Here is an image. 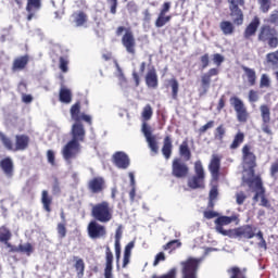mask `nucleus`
Returning a JSON list of instances; mask_svg holds the SVG:
<instances>
[{
	"label": "nucleus",
	"instance_id": "nucleus-7",
	"mask_svg": "<svg viewBox=\"0 0 278 278\" xmlns=\"http://www.w3.org/2000/svg\"><path fill=\"white\" fill-rule=\"evenodd\" d=\"M258 42L267 43L269 49H277L278 47V31L276 27L268 24L261 26L257 35Z\"/></svg>",
	"mask_w": 278,
	"mask_h": 278
},
{
	"label": "nucleus",
	"instance_id": "nucleus-28",
	"mask_svg": "<svg viewBox=\"0 0 278 278\" xmlns=\"http://www.w3.org/2000/svg\"><path fill=\"white\" fill-rule=\"evenodd\" d=\"M0 168L5 177H14V162L10 156H7L0 161Z\"/></svg>",
	"mask_w": 278,
	"mask_h": 278
},
{
	"label": "nucleus",
	"instance_id": "nucleus-62",
	"mask_svg": "<svg viewBox=\"0 0 278 278\" xmlns=\"http://www.w3.org/2000/svg\"><path fill=\"white\" fill-rule=\"evenodd\" d=\"M203 216L207 220H212V218L218 217V213L215 211H204Z\"/></svg>",
	"mask_w": 278,
	"mask_h": 278
},
{
	"label": "nucleus",
	"instance_id": "nucleus-25",
	"mask_svg": "<svg viewBox=\"0 0 278 278\" xmlns=\"http://www.w3.org/2000/svg\"><path fill=\"white\" fill-rule=\"evenodd\" d=\"M261 20L257 16H254L253 20L250 22V24L245 27L243 31V37L245 40H250L257 34V29H260Z\"/></svg>",
	"mask_w": 278,
	"mask_h": 278
},
{
	"label": "nucleus",
	"instance_id": "nucleus-63",
	"mask_svg": "<svg viewBox=\"0 0 278 278\" xmlns=\"http://www.w3.org/2000/svg\"><path fill=\"white\" fill-rule=\"evenodd\" d=\"M134 247H136V241H130L124 250V255H129L131 256V250L134 249Z\"/></svg>",
	"mask_w": 278,
	"mask_h": 278
},
{
	"label": "nucleus",
	"instance_id": "nucleus-60",
	"mask_svg": "<svg viewBox=\"0 0 278 278\" xmlns=\"http://www.w3.org/2000/svg\"><path fill=\"white\" fill-rule=\"evenodd\" d=\"M270 177H277L278 174V159L271 163L269 168Z\"/></svg>",
	"mask_w": 278,
	"mask_h": 278
},
{
	"label": "nucleus",
	"instance_id": "nucleus-58",
	"mask_svg": "<svg viewBox=\"0 0 278 278\" xmlns=\"http://www.w3.org/2000/svg\"><path fill=\"white\" fill-rule=\"evenodd\" d=\"M160 262H166V254H164V252H160L155 255L153 266H157Z\"/></svg>",
	"mask_w": 278,
	"mask_h": 278
},
{
	"label": "nucleus",
	"instance_id": "nucleus-6",
	"mask_svg": "<svg viewBox=\"0 0 278 278\" xmlns=\"http://www.w3.org/2000/svg\"><path fill=\"white\" fill-rule=\"evenodd\" d=\"M193 170L194 175L191 176L187 181L188 188L191 190L205 189V168H203V163L201 160L194 162Z\"/></svg>",
	"mask_w": 278,
	"mask_h": 278
},
{
	"label": "nucleus",
	"instance_id": "nucleus-40",
	"mask_svg": "<svg viewBox=\"0 0 278 278\" xmlns=\"http://www.w3.org/2000/svg\"><path fill=\"white\" fill-rule=\"evenodd\" d=\"M242 142H244V132L239 131L235 135V138L229 148L231 149V151H236V149L240 148V144H242Z\"/></svg>",
	"mask_w": 278,
	"mask_h": 278
},
{
	"label": "nucleus",
	"instance_id": "nucleus-50",
	"mask_svg": "<svg viewBox=\"0 0 278 278\" xmlns=\"http://www.w3.org/2000/svg\"><path fill=\"white\" fill-rule=\"evenodd\" d=\"M200 63H201V68L202 71H205L207 66H210V53H204L203 55L200 56Z\"/></svg>",
	"mask_w": 278,
	"mask_h": 278
},
{
	"label": "nucleus",
	"instance_id": "nucleus-64",
	"mask_svg": "<svg viewBox=\"0 0 278 278\" xmlns=\"http://www.w3.org/2000/svg\"><path fill=\"white\" fill-rule=\"evenodd\" d=\"M211 201H214L215 199L218 198V188L217 187H212V189L210 190V194H208Z\"/></svg>",
	"mask_w": 278,
	"mask_h": 278
},
{
	"label": "nucleus",
	"instance_id": "nucleus-18",
	"mask_svg": "<svg viewBox=\"0 0 278 278\" xmlns=\"http://www.w3.org/2000/svg\"><path fill=\"white\" fill-rule=\"evenodd\" d=\"M112 162L116 168L122 170H127L129 168V164L131 161L129 160V155L123 151H117L112 155Z\"/></svg>",
	"mask_w": 278,
	"mask_h": 278
},
{
	"label": "nucleus",
	"instance_id": "nucleus-29",
	"mask_svg": "<svg viewBox=\"0 0 278 278\" xmlns=\"http://www.w3.org/2000/svg\"><path fill=\"white\" fill-rule=\"evenodd\" d=\"M264 64L271 71H278V49L265 55Z\"/></svg>",
	"mask_w": 278,
	"mask_h": 278
},
{
	"label": "nucleus",
	"instance_id": "nucleus-42",
	"mask_svg": "<svg viewBox=\"0 0 278 278\" xmlns=\"http://www.w3.org/2000/svg\"><path fill=\"white\" fill-rule=\"evenodd\" d=\"M17 253H24V255H31L34 253V245L31 243L27 242L25 244H18L17 245Z\"/></svg>",
	"mask_w": 278,
	"mask_h": 278
},
{
	"label": "nucleus",
	"instance_id": "nucleus-59",
	"mask_svg": "<svg viewBox=\"0 0 278 278\" xmlns=\"http://www.w3.org/2000/svg\"><path fill=\"white\" fill-rule=\"evenodd\" d=\"M47 160L51 166H55V152L53 150L47 151Z\"/></svg>",
	"mask_w": 278,
	"mask_h": 278
},
{
	"label": "nucleus",
	"instance_id": "nucleus-12",
	"mask_svg": "<svg viewBox=\"0 0 278 278\" xmlns=\"http://www.w3.org/2000/svg\"><path fill=\"white\" fill-rule=\"evenodd\" d=\"M70 114L72 121L75 123L73 125H84L81 124V121L85 123L92 125V117L86 113H81V102L77 101L75 104H73L70 109Z\"/></svg>",
	"mask_w": 278,
	"mask_h": 278
},
{
	"label": "nucleus",
	"instance_id": "nucleus-26",
	"mask_svg": "<svg viewBox=\"0 0 278 278\" xmlns=\"http://www.w3.org/2000/svg\"><path fill=\"white\" fill-rule=\"evenodd\" d=\"M231 223H233V217L219 216L215 219V229L218 233H222V236H228L229 233L223 227H225V225H231Z\"/></svg>",
	"mask_w": 278,
	"mask_h": 278
},
{
	"label": "nucleus",
	"instance_id": "nucleus-19",
	"mask_svg": "<svg viewBox=\"0 0 278 278\" xmlns=\"http://www.w3.org/2000/svg\"><path fill=\"white\" fill-rule=\"evenodd\" d=\"M87 188L91 194H100L105 190V179L101 176L93 177L88 181Z\"/></svg>",
	"mask_w": 278,
	"mask_h": 278
},
{
	"label": "nucleus",
	"instance_id": "nucleus-46",
	"mask_svg": "<svg viewBox=\"0 0 278 278\" xmlns=\"http://www.w3.org/2000/svg\"><path fill=\"white\" fill-rule=\"evenodd\" d=\"M248 101L249 103H257V101H260V91L251 89L248 92Z\"/></svg>",
	"mask_w": 278,
	"mask_h": 278
},
{
	"label": "nucleus",
	"instance_id": "nucleus-20",
	"mask_svg": "<svg viewBox=\"0 0 278 278\" xmlns=\"http://www.w3.org/2000/svg\"><path fill=\"white\" fill-rule=\"evenodd\" d=\"M208 170L214 181H218V179H220V156L217 154L212 155L208 164Z\"/></svg>",
	"mask_w": 278,
	"mask_h": 278
},
{
	"label": "nucleus",
	"instance_id": "nucleus-15",
	"mask_svg": "<svg viewBox=\"0 0 278 278\" xmlns=\"http://www.w3.org/2000/svg\"><path fill=\"white\" fill-rule=\"evenodd\" d=\"M220 71L217 67H212L207 71V73L201 76V88L199 89L200 97L207 94L210 90V86L212 85V78L216 77Z\"/></svg>",
	"mask_w": 278,
	"mask_h": 278
},
{
	"label": "nucleus",
	"instance_id": "nucleus-4",
	"mask_svg": "<svg viewBox=\"0 0 278 278\" xmlns=\"http://www.w3.org/2000/svg\"><path fill=\"white\" fill-rule=\"evenodd\" d=\"M91 216L97 223H110L114 218V206L108 201L93 204L91 207Z\"/></svg>",
	"mask_w": 278,
	"mask_h": 278
},
{
	"label": "nucleus",
	"instance_id": "nucleus-9",
	"mask_svg": "<svg viewBox=\"0 0 278 278\" xmlns=\"http://www.w3.org/2000/svg\"><path fill=\"white\" fill-rule=\"evenodd\" d=\"M241 153L243 164L248 166L250 175L255 177V168H257V156L255 155V152H253V147L249 143H245L241 149Z\"/></svg>",
	"mask_w": 278,
	"mask_h": 278
},
{
	"label": "nucleus",
	"instance_id": "nucleus-52",
	"mask_svg": "<svg viewBox=\"0 0 278 278\" xmlns=\"http://www.w3.org/2000/svg\"><path fill=\"white\" fill-rule=\"evenodd\" d=\"M126 8H127V10H128V12H129L130 14H136V13H138V4H136V1H134V0L129 1V2L127 3Z\"/></svg>",
	"mask_w": 278,
	"mask_h": 278
},
{
	"label": "nucleus",
	"instance_id": "nucleus-13",
	"mask_svg": "<svg viewBox=\"0 0 278 278\" xmlns=\"http://www.w3.org/2000/svg\"><path fill=\"white\" fill-rule=\"evenodd\" d=\"M172 175L176 179H186L190 175V167L181 160V157H175L172 161Z\"/></svg>",
	"mask_w": 278,
	"mask_h": 278
},
{
	"label": "nucleus",
	"instance_id": "nucleus-3",
	"mask_svg": "<svg viewBox=\"0 0 278 278\" xmlns=\"http://www.w3.org/2000/svg\"><path fill=\"white\" fill-rule=\"evenodd\" d=\"M181 265V278H197L199 270V260L189 257ZM151 278H177V268L173 267L167 274L162 276L153 275Z\"/></svg>",
	"mask_w": 278,
	"mask_h": 278
},
{
	"label": "nucleus",
	"instance_id": "nucleus-38",
	"mask_svg": "<svg viewBox=\"0 0 278 278\" xmlns=\"http://www.w3.org/2000/svg\"><path fill=\"white\" fill-rule=\"evenodd\" d=\"M229 278H247V269H241L238 266H232L227 269Z\"/></svg>",
	"mask_w": 278,
	"mask_h": 278
},
{
	"label": "nucleus",
	"instance_id": "nucleus-39",
	"mask_svg": "<svg viewBox=\"0 0 278 278\" xmlns=\"http://www.w3.org/2000/svg\"><path fill=\"white\" fill-rule=\"evenodd\" d=\"M12 240V230L8 228L7 226H1L0 227V242L8 243Z\"/></svg>",
	"mask_w": 278,
	"mask_h": 278
},
{
	"label": "nucleus",
	"instance_id": "nucleus-47",
	"mask_svg": "<svg viewBox=\"0 0 278 278\" xmlns=\"http://www.w3.org/2000/svg\"><path fill=\"white\" fill-rule=\"evenodd\" d=\"M59 68L62 73H68V58L60 56L59 58Z\"/></svg>",
	"mask_w": 278,
	"mask_h": 278
},
{
	"label": "nucleus",
	"instance_id": "nucleus-53",
	"mask_svg": "<svg viewBox=\"0 0 278 278\" xmlns=\"http://www.w3.org/2000/svg\"><path fill=\"white\" fill-rule=\"evenodd\" d=\"M223 62H225V56H223V54H220V53L213 54V63L216 66H220L223 64Z\"/></svg>",
	"mask_w": 278,
	"mask_h": 278
},
{
	"label": "nucleus",
	"instance_id": "nucleus-23",
	"mask_svg": "<svg viewBox=\"0 0 278 278\" xmlns=\"http://www.w3.org/2000/svg\"><path fill=\"white\" fill-rule=\"evenodd\" d=\"M144 81L146 86H148V88H152V90H155L157 86H160V79L157 78V70H155V66L148 70L144 76Z\"/></svg>",
	"mask_w": 278,
	"mask_h": 278
},
{
	"label": "nucleus",
	"instance_id": "nucleus-11",
	"mask_svg": "<svg viewBox=\"0 0 278 278\" xmlns=\"http://www.w3.org/2000/svg\"><path fill=\"white\" fill-rule=\"evenodd\" d=\"M228 8L230 10V16L233 18L232 23L235 25H242L244 23V13L242 12V9L244 8V0H227Z\"/></svg>",
	"mask_w": 278,
	"mask_h": 278
},
{
	"label": "nucleus",
	"instance_id": "nucleus-17",
	"mask_svg": "<svg viewBox=\"0 0 278 278\" xmlns=\"http://www.w3.org/2000/svg\"><path fill=\"white\" fill-rule=\"evenodd\" d=\"M244 184L249 186V188H253V184L255 186V194L253 197V201H260V197L266 194V189L264 188V182L262 181L261 176H255L254 178L244 179Z\"/></svg>",
	"mask_w": 278,
	"mask_h": 278
},
{
	"label": "nucleus",
	"instance_id": "nucleus-31",
	"mask_svg": "<svg viewBox=\"0 0 278 278\" xmlns=\"http://www.w3.org/2000/svg\"><path fill=\"white\" fill-rule=\"evenodd\" d=\"M27 64H29V55L27 54L14 59L12 64L13 73H16V71H24V68H27Z\"/></svg>",
	"mask_w": 278,
	"mask_h": 278
},
{
	"label": "nucleus",
	"instance_id": "nucleus-16",
	"mask_svg": "<svg viewBox=\"0 0 278 278\" xmlns=\"http://www.w3.org/2000/svg\"><path fill=\"white\" fill-rule=\"evenodd\" d=\"M261 118H262V130L268 136H273V130L270 129V106L268 104L260 105Z\"/></svg>",
	"mask_w": 278,
	"mask_h": 278
},
{
	"label": "nucleus",
	"instance_id": "nucleus-45",
	"mask_svg": "<svg viewBox=\"0 0 278 278\" xmlns=\"http://www.w3.org/2000/svg\"><path fill=\"white\" fill-rule=\"evenodd\" d=\"M181 247V241L179 239H174L169 242H167L165 245H163L164 251H175V249H179Z\"/></svg>",
	"mask_w": 278,
	"mask_h": 278
},
{
	"label": "nucleus",
	"instance_id": "nucleus-51",
	"mask_svg": "<svg viewBox=\"0 0 278 278\" xmlns=\"http://www.w3.org/2000/svg\"><path fill=\"white\" fill-rule=\"evenodd\" d=\"M106 3L110 7V12L116 14V10H118V0H106Z\"/></svg>",
	"mask_w": 278,
	"mask_h": 278
},
{
	"label": "nucleus",
	"instance_id": "nucleus-49",
	"mask_svg": "<svg viewBox=\"0 0 278 278\" xmlns=\"http://www.w3.org/2000/svg\"><path fill=\"white\" fill-rule=\"evenodd\" d=\"M260 88H270V77L268 74L261 75Z\"/></svg>",
	"mask_w": 278,
	"mask_h": 278
},
{
	"label": "nucleus",
	"instance_id": "nucleus-37",
	"mask_svg": "<svg viewBox=\"0 0 278 278\" xmlns=\"http://www.w3.org/2000/svg\"><path fill=\"white\" fill-rule=\"evenodd\" d=\"M219 29L223 31L224 36H231L236 31V26L229 21H223L219 24Z\"/></svg>",
	"mask_w": 278,
	"mask_h": 278
},
{
	"label": "nucleus",
	"instance_id": "nucleus-24",
	"mask_svg": "<svg viewBox=\"0 0 278 278\" xmlns=\"http://www.w3.org/2000/svg\"><path fill=\"white\" fill-rule=\"evenodd\" d=\"M114 254L110 245H105V268H104V278H114L112 270L114 268Z\"/></svg>",
	"mask_w": 278,
	"mask_h": 278
},
{
	"label": "nucleus",
	"instance_id": "nucleus-43",
	"mask_svg": "<svg viewBox=\"0 0 278 278\" xmlns=\"http://www.w3.org/2000/svg\"><path fill=\"white\" fill-rule=\"evenodd\" d=\"M226 134H227V129H225V125L220 124L214 131V138L215 140L223 142Z\"/></svg>",
	"mask_w": 278,
	"mask_h": 278
},
{
	"label": "nucleus",
	"instance_id": "nucleus-41",
	"mask_svg": "<svg viewBox=\"0 0 278 278\" xmlns=\"http://www.w3.org/2000/svg\"><path fill=\"white\" fill-rule=\"evenodd\" d=\"M168 84L172 88V99L177 101L179 97V81L176 78H172L168 80Z\"/></svg>",
	"mask_w": 278,
	"mask_h": 278
},
{
	"label": "nucleus",
	"instance_id": "nucleus-8",
	"mask_svg": "<svg viewBox=\"0 0 278 278\" xmlns=\"http://www.w3.org/2000/svg\"><path fill=\"white\" fill-rule=\"evenodd\" d=\"M125 34L123 35V33ZM116 36L122 37V45L124 49H126V53L129 55H136V37L134 36V31L131 28H126L125 26H118L115 31Z\"/></svg>",
	"mask_w": 278,
	"mask_h": 278
},
{
	"label": "nucleus",
	"instance_id": "nucleus-10",
	"mask_svg": "<svg viewBox=\"0 0 278 278\" xmlns=\"http://www.w3.org/2000/svg\"><path fill=\"white\" fill-rule=\"evenodd\" d=\"M229 103L237 114L238 123H247L249 121L250 114L247 110L244 101H242V99L238 98L237 96H232L229 99Z\"/></svg>",
	"mask_w": 278,
	"mask_h": 278
},
{
	"label": "nucleus",
	"instance_id": "nucleus-27",
	"mask_svg": "<svg viewBox=\"0 0 278 278\" xmlns=\"http://www.w3.org/2000/svg\"><path fill=\"white\" fill-rule=\"evenodd\" d=\"M42 8V0H27L26 12H28L27 21H31L34 16H36V12H38Z\"/></svg>",
	"mask_w": 278,
	"mask_h": 278
},
{
	"label": "nucleus",
	"instance_id": "nucleus-5",
	"mask_svg": "<svg viewBox=\"0 0 278 278\" xmlns=\"http://www.w3.org/2000/svg\"><path fill=\"white\" fill-rule=\"evenodd\" d=\"M0 140L4 149H7V151H13V153H16V151H26V149H29L30 139L25 134L16 135L14 144L12 138L0 131Z\"/></svg>",
	"mask_w": 278,
	"mask_h": 278
},
{
	"label": "nucleus",
	"instance_id": "nucleus-36",
	"mask_svg": "<svg viewBox=\"0 0 278 278\" xmlns=\"http://www.w3.org/2000/svg\"><path fill=\"white\" fill-rule=\"evenodd\" d=\"M76 27H81L88 23V15L84 11L75 12L72 14Z\"/></svg>",
	"mask_w": 278,
	"mask_h": 278
},
{
	"label": "nucleus",
	"instance_id": "nucleus-61",
	"mask_svg": "<svg viewBox=\"0 0 278 278\" xmlns=\"http://www.w3.org/2000/svg\"><path fill=\"white\" fill-rule=\"evenodd\" d=\"M170 5H172L170 2H164L161 7L159 14H163V15L168 14V12H170Z\"/></svg>",
	"mask_w": 278,
	"mask_h": 278
},
{
	"label": "nucleus",
	"instance_id": "nucleus-54",
	"mask_svg": "<svg viewBox=\"0 0 278 278\" xmlns=\"http://www.w3.org/2000/svg\"><path fill=\"white\" fill-rule=\"evenodd\" d=\"M214 127V121H208L205 125L199 128L200 136H203L207 131V129H212Z\"/></svg>",
	"mask_w": 278,
	"mask_h": 278
},
{
	"label": "nucleus",
	"instance_id": "nucleus-57",
	"mask_svg": "<svg viewBox=\"0 0 278 278\" xmlns=\"http://www.w3.org/2000/svg\"><path fill=\"white\" fill-rule=\"evenodd\" d=\"M166 23L167 22H166L165 15L159 13V16L155 21V27H159V28L164 27V25H166Z\"/></svg>",
	"mask_w": 278,
	"mask_h": 278
},
{
	"label": "nucleus",
	"instance_id": "nucleus-35",
	"mask_svg": "<svg viewBox=\"0 0 278 278\" xmlns=\"http://www.w3.org/2000/svg\"><path fill=\"white\" fill-rule=\"evenodd\" d=\"M59 101L68 105L73 101V91L66 87H62L59 91Z\"/></svg>",
	"mask_w": 278,
	"mask_h": 278
},
{
	"label": "nucleus",
	"instance_id": "nucleus-55",
	"mask_svg": "<svg viewBox=\"0 0 278 278\" xmlns=\"http://www.w3.org/2000/svg\"><path fill=\"white\" fill-rule=\"evenodd\" d=\"M227 103V98L225 97V94L220 96L218 103H217V112H223V110H225V105Z\"/></svg>",
	"mask_w": 278,
	"mask_h": 278
},
{
	"label": "nucleus",
	"instance_id": "nucleus-21",
	"mask_svg": "<svg viewBox=\"0 0 278 278\" xmlns=\"http://www.w3.org/2000/svg\"><path fill=\"white\" fill-rule=\"evenodd\" d=\"M255 231H257V227L252 225H244L235 229V236L237 238H245L247 240H251L255 238Z\"/></svg>",
	"mask_w": 278,
	"mask_h": 278
},
{
	"label": "nucleus",
	"instance_id": "nucleus-2",
	"mask_svg": "<svg viewBox=\"0 0 278 278\" xmlns=\"http://www.w3.org/2000/svg\"><path fill=\"white\" fill-rule=\"evenodd\" d=\"M141 118L143 121L141 131L148 142L149 149L152 151V153H155L157 155L160 153V146H157V139L155 136H153V130H151V126L147 124V121H151L153 118V108L151 104H147L142 112H141Z\"/></svg>",
	"mask_w": 278,
	"mask_h": 278
},
{
	"label": "nucleus",
	"instance_id": "nucleus-30",
	"mask_svg": "<svg viewBox=\"0 0 278 278\" xmlns=\"http://www.w3.org/2000/svg\"><path fill=\"white\" fill-rule=\"evenodd\" d=\"M162 153L165 160H170V155H173V137L167 135L163 139Z\"/></svg>",
	"mask_w": 278,
	"mask_h": 278
},
{
	"label": "nucleus",
	"instance_id": "nucleus-34",
	"mask_svg": "<svg viewBox=\"0 0 278 278\" xmlns=\"http://www.w3.org/2000/svg\"><path fill=\"white\" fill-rule=\"evenodd\" d=\"M179 155L185 160V162H190V160H192V151H190L188 140L182 141L179 146Z\"/></svg>",
	"mask_w": 278,
	"mask_h": 278
},
{
	"label": "nucleus",
	"instance_id": "nucleus-32",
	"mask_svg": "<svg viewBox=\"0 0 278 278\" xmlns=\"http://www.w3.org/2000/svg\"><path fill=\"white\" fill-rule=\"evenodd\" d=\"M74 268L76 270V277L77 278H84V275L86 273V263L84 262V258L79 256H73Z\"/></svg>",
	"mask_w": 278,
	"mask_h": 278
},
{
	"label": "nucleus",
	"instance_id": "nucleus-44",
	"mask_svg": "<svg viewBox=\"0 0 278 278\" xmlns=\"http://www.w3.org/2000/svg\"><path fill=\"white\" fill-rule=\"evenodd\" d=\"M260 10L264 13L267 14V12L270 11V8H273V0H257Z\"/></svg>",
	"mask_w": 278,
	"mask_h": 278
},
{
	"label": "nucleus",
	"instance_id": "nucleus-22",
	"mask_svg": "<svg viewBox=\"0 0 278 278\" xmlns=\"http://www.w3.org/2000/svg\"><path fill=\"white\" fill-rule=\"evenodd\" d=\"M243 71L242 79H244L248 86L253 87L257 85V72L255 68H251L247 65H241Z\"/></svg>",
	"mask_w": 278,
	"mask_h": 278
},
{
	"label": "nucleus",
	"instance_id": "nucleus-1",
	"mask_svg": "<svg viewBox=\"0 0 278 278\" xmlns=\"http://www.w3.org/2000/svg\"><path fill=\"white\" fill-rule=\"evenodd\" d=\"M72 139L62 148L63 160L71 164L81 153V143L86 140V128L84 125H73L71 130Z\"/></svg>",
	"mask_w": 278,
	"mask_h": 278
},
{
	"label": "nucleus",
	"instance_id": "nucleus-33",
	"mask_svg": "<svg viewBox=\"0 0 278 278\" xmlns=\"http://www.w3.org/2000/svg\"><path fill=\"white\" fill-rule=\"evenodd\" d=\"M41 203L45 212H48V214H51V205H53V198L49 195V191L43 190L41 192Z\"/></svg>",
	"mask_w": 278,
	"mask_h": 278
},
{
	"label": "nucleus",
	"instance_id": "nucleus-14",
	"mask_svg": "<svg viewBox=\"0 0 278 278\" xmlns=\"http://www.w3.org/2000/svg\"><path fill=\"white\" fill-rule=\"evenodd\" d=\"M87 232L91 240H101L108 236V228L94 219L88 224Z\"/></svg>",
	"mask_w": 278,
	"mask_h": 278
},
{
	"label": "nucleus",
	"instance_id": "nucleus-48",
	"mask_svg": "<svg viewBox=\"0 0 278 278\" xmlns=\"http://www.w3.org/2000/svg\"><path fill=\"white\" fill-rule=\"evenodd\" d=\"M56 231H58L59 238L61 239L66 238V233H67L66 223H59L56 225Z\"/></svg>",
	"mask_w": 278,
	"mask_h": 278
},
{
	"label": "nucleus",
	"instance_id": "nucleus-56",
	"mask_svg": "<svg viewBox=\"0 0 278 278\" xmlns=\"http://www.w3.org/2000/svg\"><path fill=\"white\" fill-rule=\"evenodd\" d=\"M236 199L237 205H243L244 201H247V194H244V191H240L236 194Z\"/></svg>",
	"mask_w": 278,
	"mask_h": 278
}]
</instances>
